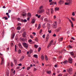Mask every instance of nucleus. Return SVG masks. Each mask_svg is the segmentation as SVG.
<instances>
[{
    "instance_id": "1",
    "label": "nucleus",
    "mask_w": 76,
    "mask_h": 76,
    "mask_svg": "<svg viewBox=\"0 0 76 76\" xmlns=\"http://www.w3.org/2000/svg\"><path fill=\"white\" fill-rule=\"evenodd\" d=\"M66 1L68 2H66L65 3V5H70L72 3V0H66Z\"/></svg>"
},
{
    "instance_id": "2",
    "label": "nucleus",
    "mask_w": 76,
    "mask_h": 76,
    "mask_svg": "<svg viewBox=\"0 0 76 76\" xmlns=\"http://www.w3.org/2000/svg\"><path fill=\"white\" fill-rule=\"evenodd\" d=\"M57 22L55 21L53 24L52 25V27L53 28L56 29L57 28Z\"/></svg>"
},
{
    "instance_id": "3",
    "label": "nucleus",
    "mask_w": 76,
    "mask_h": 76,
    "mask_svg": "<svg viewBox=\"0 0 76 76\" xmlns=\"http://www.w3.org/2000/svg\"><path fill=\"white\" fill-rule=\"evenodd\" d=\"M67 71L70 75L72 74V68H70L67 69Z\"/></svg>"
},
{
    "instance_id": "4",
    "label": "nucleus",
    "mask_w": 76,
    "mask_h": 76,
    "mask_svg": "<svg viewBox=\"0 0 76 76\" xmlns=\"http://www.w3.org/2000/svg\"><path fill=\"white\" fill-rule=\"evenodd\" d=\"M1 64L3 65V64H4V58L3 57H1Z\"/></svg>"
},
{
    "instance_id": "5",
    "label": "nucleus",
    "mask_w": 76,
    "mask_h": 76,
    "mask_svg": "<svg viewBox=\"0 0 76 76\" xmlns=\"http://www.w3.org/2000/svg\"><path fill=\"white\" fill-rule=\"evenodd\" d=\"M23 45L25 47V48H28V44H26V43H23Z\"/></svg>"
},
{
    "instance_id": "6",
    "label": "nucleus",
    "mask_w": 76,
    "mask_h": 76,
    "mask_svg": "<svg viewBox=\"0 0 76 76\" xmlns=\"http://www.w3.org/2000/svg\"><path fill=\"white\" fill-rule=\"evenodd\" d=\"M39 13H42L44 12V10L42 9L39 10L38 12Z\"/></svg>"
},
{
    "instance_id": "7",
    "label": "nucleus",
    "mask_w": 76,
    "mask_h": 76,
    "mask_svg": "<svg viewBox=\"0 0 76 76\" xmlns=\"http://www.w3.org/2000/svg\"><path fill=\"white\" fill-rule=\"evenodd\" d=\"M54 4L55 5H57V2L53 1L50 2L49 4L51 6V5H53Z\"/></svg>"
},
{
    "instance_id": "8",
    "label": "nucleus",
    "mask_w": 76,
    "mask_h": 76,
    "mask_svg": "<svg viewBox=\"0 0 76 76\" xmlns=\"http://www.w3.org/2000/svg\"><path fill=\"white\" fill-rule=\"evenodd\" d=\"M58 3L59 4L61 5V4H62L63 3V0H59L58 2Z\"/></svg>"
},
{
    "instance_id": "9",
    "label": "nucleus",
    "mask_w": 76,
    "mask_h": 76,
    "mask_svg": "<svg viewBox=\"0 0 76 76\" xmlns=\"http://www.w3.org/2000/svg\"><path fill=\"white\" fill-rule=\"evenodd\" d=\"M61 27H59L58 28V29H56L55 30V31L56 32H59L60 30H61Z\"/></svg>"
},
{
    "instance_id": "10",
    "label": "nucleus",
    "mask_w": 76,
    "mask_h": 76,
    "mask_svg": "<svg viewBox=\"0 0 76 76\" xmlns=\"http://www.w3.org/2000/svg\"><path fill=\"white\" fill-rule=\"evenodd\" d=\"M69 63H73L72 59L71 58H69Z\"/></svg>"
},
{
    "instance_id": "11",
    "label": "nucleus",
    "mask_w": 76,
    "mask_h": 76,
    "mask_svg": "<svg viewBox=\"0 0 76 76\" xmlns=\"http://www.w3.org/2000/svg\"><path fill=\"white\" fill-rule=\"evenodd\" d=\"M60 10V8L59 7H56L55 9V12H57V11H59Z\"/></svg>"
},
{
    "instance_id": "12",
    "label": "nucleus",
    "mask_w": 76,
    "mask_h": 76,
    "mask_svg": "<svg viewBox=\"0 0 76 76\" xmlns=\"http://www.w3.org/2000/svg\"><path fill=\"white\" fill-rule=\"evenodd\" d=\"M46 13H47L48 15H49L50 14V11L49 9H48L46 11Z\"/></svg>"
},
{
    "instance_id": "13",
    "label": "nucleus",
    "mask_w": 76,
    "mask_h": 76,
    "mask_svg": "<svg viewBox=\"0 0 76 76\" xmlns=\"http://www.w3.org/2000/svg\"><path fill=\"white\" fill-rule=\"evenodd\" d=\"M35 22V19H33L32 20V21L31 22V23H32V24H33V23H34Z\"/></svg>"
},
{
    "instance_id": "14",
    "label": "nucleus",
    "mask_w": 76,
    "mask_h": 76,
    "mask_svg": "<svg viewBox=\"0 0 76 76\" xmlns=\"http://www.w3.org/2000/svg\"><path fill=\"white\" fill-rule=\"evenodd\" d=\"M41 58L42 60L43 61L44 60V56H43V55H42L41 56Z\"/></svg>"
},
{
    "instance_id": "15",
    "label": "nucleus",
    "mask_w": 76,
    "mask_h": 76,
    "mask_svg": "<svg viewBox=\"0 0 76 76\" xmlns=\"http://www.w3.org/2000/svg\"><path fill=\"white\" fill-rule=\"evenodd\" d=\"M33 57L36 58H38V55L37 54L34 55H33Z\"/></svg>"
},
{
    "instance_id": "16",
    "label": "nucleus",
    "mask_w": 76,
    "mask_h": 76,
    "mask_svg": "<svg viewBox=\"0 0 76 76\" xmlns=\"http://www.w3.org/2000/svg\"><path fill=\"white\" fill-rule=\"evenodd\" d=\"M27 55H28V57H31V55H29L30 54H31V53H30V52L29 51H28L27 52Z\"/></svg>"
},
{
    "instance_id": "17",
    "label": "nucleus",
    "mask_w": 76,
    "mask_h": 76,
    "mask_svg": "<svg viewBox=\"0 0 76 76\" xmlns=\"http://www.w3.org/2000/svg\"><path fill=\"white\" fill-rule=\"evenodd\" d=\"M36 17H37L38 18H41V15H38V14H36Z\"/></svg>"
},
{
    "instance_id": "18",
    "label": "nucleus",
    "mask_w": 76,
    "mask_h": 76,
    "mask_svg": "<svg viewBox=\"0 0 76 76\" xmlns=\"http://www.w3.org/2000/svg\"><path fill=\"white\" fill-rule=\"evenodd\" d=\"M45 60H46V61H48V57H47V56H45Z\"/></svg>"
},
{
    "instance_id": "19",
    "label": "nucleus",
    "mask_w": 76,
    "mask_h": 76,
    "mask_svg": "<svg viewBox=\"0 0 76 76\" xmlns=\"http://www.w3.org/2000/svg\"><path fill=\"white\" fill-rule=\"evenodd\" d=\"M23 58H24V56H22L21 57V58L20 59V61H22Z\"/></svg>"
},
{
    "instance_id": "20",
    "label": "nucleus",
    "mask_w": 76,
    "mask_h": 76,
    "mask_svg": "<svg viewBox=\"0 0 76 76\" xmlns=\"http://www.w3.org/2000/svg\"><path fill=\"white\" fill-rule=\"evenodd\" d=\"M50 11L51 13H54V10H53V8H51L50 9Z\"/></svg>"
},
{
    "instance_id": "21",
    "label": "nucleus",
    "mask_w": 76,
    "mask_h": 76,
    "mask_svg": "<svg viewBox=\"0 0 76 76\" xmlns=\"http://www.w3.org/2000/svg\"><path fill=\"white\" fill-rule=\"evenodd\" d=\"M27 15L28 17H31V14L30 13H28Z\"/></svg>"
},
{
    "instance_id": "22",
    "label": "nucleus",
    "mask_w": 76,
    "mask_h": 76,
    "mask_svg": "<svg viewBox=\"0 0 76 76\" xmlns=\"http://www.w3.org/2000/svg\"><path fill=\"white\" fill-rule=\"evenodd\" d=\"M22 16H26V14L25 12H23L22 13Z\"/></svg>"
},
{
    "instance_id": "23",
    "label": "nucleus",
    "mask_w": 76,
    "mask_h": 76,
    "mask_svg": "<svg viewBox=\"0 0 76 76\" xmlns=\"http://www.w3.org/2000/svg\"><path fill=\"white\" fill-rule=\"evenodd\" d=\"M52 45H51V44H50V43H49L48 46V48H50V47H51Z\"/></svg>"
},
{
    "instance_id": "24",
    "label": "nucleus",
    "mask_w": 76,
    "mask_h": 76,
    "mask_svg": "<svg viewBox=\"0 0 76 76\" xmlns=\"http://www.w3.org/2000/svg\"><path fill=\"white\" fill-rule=\"evenodd\" d=\"M18 46H19V48H22V45H21L20 43H19L18 44Z\"/></svg>"
},
{
    "instance_id": "25",
    "label": "nucleus",
    "mask_w": 76,
    "mask_h": 76,
    "mask_svg": "<svg viewBox=\"0 0 76 76\" xmlns=\"http://www.w3.org/2000/svg\"><path fill=\"white\" fill-rule=\"evenodd\" d=\"M15 34H12L11 36V38H12V39L14 38V37H15Z\"/></svg>"
},
{
    "instance_id": "26",
    "label": "nucleus",
    "mask_w": 76,
    "mask_h": 76,
    "mask_svg": "<svg viewBox=\"0 0 76 76\" xmlns=\"http://www.w3.org/2000/svg\"><path fill=\"white\" fill-rule=\"evenodd\" d=\"M6 74L7 76L9 75V70L7 71Z\"/></svg>"
},
{
    "instance_id": "27",
    "label": "nucleus",
    "mask_w": 76,
    "mask_h": 76,
    "mask_svg": "<svg viewBox=\"0 0 76 76\" xmlns=\"http://www.w3.org/2000/svg\"><path fill=\"white\" fill-rule=\"evenodd\" d=\"M26 35V33L25 32H24L23 34V37H25Z\"/></svg>"
},
{
    "instance_id": "28",
    "label": "nucleus",
    "mask_w": 76,
    "mask_h": 76,
    "mask_svg": "<svg viewBox=\"0 0 76 76\" xmlns=\"http://www.w3.org/2000/svg\"><path fill=\"white\" fill-rule=\"evenodd\" d=\"M70 54L71 55V56H74V53L73 52H70Z\"/></svg>"
},
{
    "instance_id": "29",
    "label": "nucleus",
    "mask_w": 76,
    "mask_h": 76,
    "mask_svg": "<svg viewBox=\"0 0 76 76\" xmlns=\"http://www.w3.org/2000/svg\"><path fill=\"white\" fill-rule=\"evenodd\" d=\"M51 73V71H47V73L48 74H50Z\"/></svg>"
},
{
    "instance_id": "30",
    "label": "nucleus",
    "mask_w": 76,
    "mask_h": 76,
    "mask_svg": "<svg viewBox=\"0 0 76 76\" xmlns=\"http://www.w3.org/2000/svg\"><path fill=\"white\" fill-rule=\"evenodd\" d=\"M49 37L50 36H49V34H48L47 37H46V39H49Z\"/></svg>"
},
{
    "instance_id": "31",
    "label": "nucleus",
    "mask_w": 76,
    "mask_h": 76,
    "mask_svg": "<svg viewBox=\"0 0 76 76\" xmlns=\"http://www.w3.org/2000/svg\"><path fill=\"white\" fill-rule=\"evenodd\" d=\"M41 28V25L39 24V25L38 27L37 28V29H39Z\"/></svg>"
},
{
    "instance_id": "32",
    "label": "nucleus",
    "mask_w": 76,
    "mask_h": 76,
    "mask_svg": "<svg viewBox=\"0 0 76 76\" xmlns=\"http://www.w3.org/2000/svg\"><path fill=\"white\" fill-rule=\"evenodd\" d=\"M43 8H44V6H41L39 7V9H42Z\"/></svg>"
},
{
    "instance_id": "33",
    "label": "nucleus",
    "mask_w": 76,
    "mask_h": 76,
    "mask_svg": "<svg viewBox=\"0 0 76 76\" xmlns=\"http://www.w3.org/2000/svg\"><path fill=\"white\" fill-rule=\"evenodd\" d=\"M31 68L30 67V66H27V70H29V69H30Z\"/></svg>"
},
{
    "instance_id": "34",
    "label": "nucleus",
    "mask_w": 76,
    "mask_h": 76,
    "mask_svg": "<svg viewBox=\"0 0 76 76\" xmlns=\"http://www.w3.org/2000/svg\"><path fill=\"white\" fill-rule=\"evenodd\" d=\"M70 23H71V26L72 27H73V22H72V21H71V22H70Z\"/></svg>"
},
{
    "instance_id": "35",
    "label": "nucleus",
    "mask_w": 76,
    "mask_h": 76,
    "mask_svg": "<svg viewBox=\"0 0 76 76\" xmlns=\"http://www.w3.org/2000/svg\"><path fill=\"white\" fill-rule=\"evenodd\" d=\"M21 28L20 27V26H18L17 28V29H18V30H20V29Z\"/></svg>"
},
{
    "instance_id": "36",
    "label": "nucleus",
    "mask_w": 76,
    "mask_h": 76,
    "mask_svg": "<svg viewBox=\"0 0 76 76\" xmlns=\"http://www.w3.org/2000/svg\"><path fill=\"white\" fill-rule=\"evenodd\" d=\"M63 39V37H61L59 38V41H62Z\"/></svg>"
},
{
    "instance_id": "37",
    "label": "nucleus",
    "mask_w": 76,
    "mask_h": 76,
    "mask_svg": "<svg viewBox=\"0 0 76 76\" xmlns=\"http://www.w3.org/2000/svg\"><path fill=\"white\" fill-rule=\"evenodd\" d=\"M34 47H35V48H37L38 47V45H34Z\"/></svg>"
},
{
    "instance_id": "38",
    "label": "nucleus",
    "mask_w": 76,
    "mask_h": 76,
    "mask_svg": "<svg viewBox=\"0 0 76 76\" xmlns=\"http://www.w3.org/2000/svg\"><path fill=\"white\" fill-rule=\"evenodd\" d=\"M71 19L72 20V21H75V18H73V17H71Z\"/></svg>"
},
{
    "instance_id": "39",
    "label": "nucleus",
    "mask_w": 76,
    "mask_h": 76,
    "mask_svg": "<svg viewBox=\"0 0 76 76\" xmlns=\"http://www.w3.org/2000/svg\"><path fill=\"white\" fill-rule=\"evenodd\" d=\"M72 16H75V12H73L72 13Z\"/></svg>"
},
{
    "instance_id": "40",
    "label": "nucleus",
    "mask_w": 76,
    "mask_h": 76,
    "mask_svg": "<svg viewBox=\"0 0 76 76\" xmlns=\"http://www.w3.org/2000/svg\"><path fill=\"white\" fill-rule=\"evenodd\" d=\"M28 42H32V40L31 39H30L28 40Z\"/></svg>"
},
{
    "instance_id": "41",
    "label": "nucleus",
    "mask_w": 76,
    "mask_h": 76,
    "mask_svg": "<svg viewBox=\"0 0 76 76\" xmlns=\"http://www.w3.org/2000/svg\"><path fill=\"white\" fill-rule=\"evenodd\" d=\"M53 43V40H51L50 42V43H49V44H50L52 45Z\"/></svg>"
},
{
    "instance_id": "42",
    "label": "nucleus",
    "mask_w": 76,
    "mask_h": 76,
    "mask_svg": "<svg viewBox=\"0 0 76 76\" xmlns=\"http://www.w3.org/2000/svg\"><path fill=\"white\" fill-rule=\"evenodd\" d=\"M49 29H50V28H49L48 30V32H49V34H50L51 33V30H49Z\"/></svg>"
},
{
    "instance_id": "43",
    "label": "nucleus",
    "mask_w": 76,
    "mask_h": 76,
    "mask_svg": "<svg viewBox=\"0 0 76 76\" xmlns=\"http://www.w3.org/2000/svg\"><path fill=\"white\" fill-rule=\"evenodd\" d=\"M6 15H7V16H8V18H10V16H9V13H6Z\"/></svg>"
},
{
    "instance_id": "44",
    "label": "nucleus",
    "mask_w": 76,
    "mask_h": 76,
    "mask_svg": "<svg viewBox=\"0 0 76 76\" xmlns=\"http://www.w3.org/2000/svg\"><path fill=\"white\" fill-rule=\"evenodd\" d=\"M2 35L3 37H4V31H3L2 33Z\"/></svg>"
},
{
    "instance_id": "45",
    "label": "nucleus",
    "mask_w": 76,
    "mask_h": 76,
    "mask_svg": "<svg viewBox=\"0 0 76 76\" xmlns=\"http://www.w3.org/2000/svg\"><path fill=\"white\" fill-rule=\"evenodd\" d=\"M63 63L64 64H66L67 63V61H64V62Z\"/></svg>"
},
{
    "instance_id": "46",
    "label": "nucleus",
    "mask_w": 76,
    "mask_h": 76,
    "mask_svg": "<svg viewBox=\"0 0 76 76\" xmlns=\"http://www.w3.org/2000/svg\"><path fill=\"white\" fill-rule=\"evenodd\" d=\"M68 48H72V46L69 45L68 46Z\"/></svg>"
},
{
    "instance_id": "47",
    "label": "nucleus",
    "mask_w": 76,
    "mask_h": 76,
    "mask_svg": "<svg viewBox=\"0 0 76 76\" xmlns=\"http://www.w3.org/2000/svg\"><path fill=\"white\" fill-rule=\"evenodd\" d=\"M67 19H68L69 20V22H71L72 20H71L69 18L67 17Z\"/></svg>"
},
{
    "instance_id": "48",
    "label": "nucleus",
    "mask_w": 76,
    "mask_h": 76,
    "mask_svg": "<svg viewBox=\"0 0 76 76\" xmlns=\"http://www.w3.org/2000/svg\"><path fill=\"white\" fill-rule=\"evenodd\" d=\"M44 20H45V22H47V20H48V19H47V18H45Z\"/></svg>"
},
{
    "instance_id": "49",
    "label": "nucleus",
    "mask_w": 76,
    "mask_h": 76,
    "mask_svg": "<svg viewBox=\"0 0 76 76\" xmlns=\"http://www.w3.org/2000/svg\"><path fill=\"white\" fill-rule=\"evenodd\" d=\"M41 48H39L38 50V51L39 52V51H41Z\"/></svg>"
},
{
    "instance_id": "50",
    "label": "nucleus",
    "mask_w": 76,
    "mask_h": 76,
    "mask_svg": "<svg viewBox=\"0 0 76 76\" xmlns=\"http://www.w3.org/2000/svg\"><path fill=\"white\" fill-rule=\"evenodd\" d=\"M13 65H14L13 64L12 62H11V67H13Z\"/></svg>"
},
{
    "instance_id": "51",
    "label": "nucleus",
    "mask_w": 76,
    "mask_h": 76,
    "mask_svg": "<svg viewBox=\"0 0 76 76\" xmlns=\"http://www.w3.org/2000/svg\"><path fill=\"white\" fill-rule=\"evenodd\" d=\"M53 18L54 19H56V15H54L53 16Z\"/></svg>"
},
{
    "instance_id": "52",
    "label": "nucleus",
    "mask_w": 76,
    "mask_h": 76,
    "mask_svg": "<svg viewBox=\"0 0 76 76\" xmlns=\"http://www.w3.org/2000/svg\"><path fill=\"white\" fill-rule=\"evenodd\" d=\"M30 53H33V50H31L29 51Z\"/></svg>"
},
{
    "instance_id": "53",
    "label": "nucleus",
    "mask_w": 76,
    "mask_h": 76,
    "mask_svg": "<svg viewBox=\"0 0 76 76\" xmlns=\"http://www.w3.org/2000/svg\"><path fill=\"white\" fill-rule=\"evenodd\" d=\"M15 51H16V45H15Z\"/></svg>"
},
{
    "instance_id": "54",
    "label": "nucleus",
    "mask_w": 76,
    "mask_h": 76,
    "mask_svg": "<svg viewBox=\"0 0 76 76\" xmlns=\"http://www.w3.org/2000/svg\"><path fill=\"white\" fill-rule=\"evenodd\" d=\"M45 35L44 34L42 36V37L43 38H45Z\"/></svg>"
},
{
    "instance_id": "55",
    "label": "nucleus",
    "mask_w": 76,
    "mask_h": 76,
    "mask_svg": "<svg viewBox=\"0 0 76 76\" xmlns=\"http://www.w3.org/2000/svg\"><path fill=\"white\" fill-rule=\"evenodd\" d=\"M37 70V69H36V68H34V71H35H35H36V70Z\"/></svg>"
},
{
    "instance_id": "56",
    "label": "nucleus",
    "mask_w": 76,
    "mask_h": 76,
    "mask_svg": "<svg viewBox=\"0 0 76 76\" xmlns=\"http://www.w3.org/2000/svg\"><path fill=\"white\" fill-rule=\"evenodd\" d=\"M21 25H22V24H21V23H18V26H20Z\"/></svg>"
},
{
    "instance_id": "57",
    "label": "nucleus",
    "mask_w": 76,
    "mask_h": 76,
    "mask_svg": "<svg viewBox=\"0 0 76 76\" xmlns=\"http://www.w3.org/2000/svg\"><path fill=\"white\" fill-rule=\"evenodd\" d=\"M14 62L16 64H17V61L16 60H14Z\"/></svg>"
},
{
    "instance_id": "58",
    "label": "nucleus",
    "mask_w": 76,
    "mask_h": 76,
    "mask_svg": "<svg viewBox=\"0 0 76 76\" xmlns=\"http://www.w3.org/2000/svg\"><path fill=\"white\" fill-rule=\"evenodd\" d=\"M8 12L9 13H10V12H11V10H9Z\"/></svg>"
},
{
    "instance_id": "59",
    "label": "nucleus",
    "mask_w": 76,
    "mask_h": 76,
    "mask_svg": "<svg viewBox=\"0 0 76 76\" xmlns=\"http://www.w3.org/2000/svg\"><path fill=\"white\" fill-rule=\"evenodd\" d=\"M18 53H21V50H19V51H18Z\"/></svg>"
},
{
    "instance_id": "60",
    "label": "nucleus",
    "mask_w": 76,
    "mask_h": 76,
    "mask_svg": "<svg viewBox=\"0 0 76 76\" xmlns=\"http://www.w3.org/2000/svg\"><path fill=\"white\" fill-rule=\"evenodd\" d=\"M42 30H40V34H41V33H42Z\"/></svg>"
},
{
    "instance_id": "61",
    "label": "nucleus",
    "mask_w": 76,
    "mask_h": 76,
    "mask_svg": "<svg viewBox=\"0 0 76 76\" xmlns=\"http://www.w3.org/2000/svg\"><path fill=\"white\" fill-rule=\"evenodd\" d=\"M30 37L32 39L33 38V36H32V35H31L30 36Z\"/></svg>"
},
{
    "instance_id": "62",
    "label": "nucleus",
    "mask_w": 76,
    "mask_h": 76,
    "mask_svg": "<svg viewBox=\"0 0 76 76\" xmlns=\"http://www.w3.org/2000/svg\"><path fill=\"white\" fill-rule=\"evenodd\" d=\"M18 66H22V64H18Z\"/></svg>"
},
{
    "instance_id": "63",
    "label": "nucleus",
    "mask_w": 76,
    "mask_h": 76,
    "mask_svg": "<svg viewBox=\"0 0 76 76\" xmlns=\"http://www.w3.org/2000/svg\"><path fill=\"white\" fill-rule=\"evenodd\" d=\"M67 74H66L65 75H64L63 76H67Z\"/></svg>"
},
{
    "instance_id": "64",
    "label": "nucleus",
    "mask_w": 76,
    "mask_h": 76,
    "mask_svg": "<svg viewBox=\"0 0 76 76\" xmlns=\"http://www.w3.org/2000/svg\"><path fill=\"white\" fill-rule=\"evenodd\" d=\"M48 27H50V24H48Z\"/></svg>"
}]
</instances>
